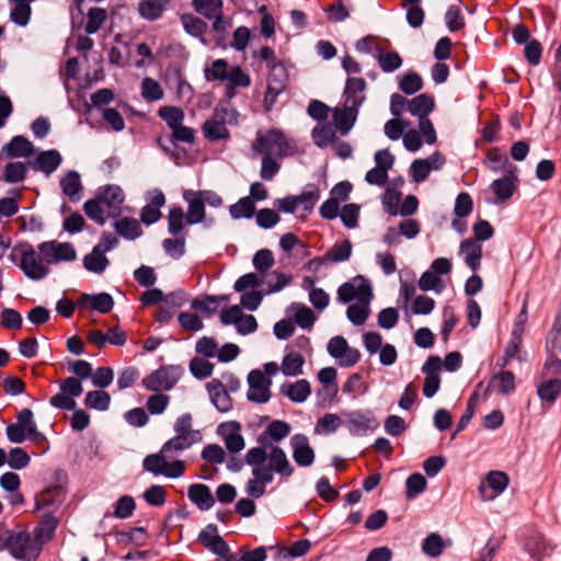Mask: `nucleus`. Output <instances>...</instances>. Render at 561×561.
Returning a JSON list of instances; mask_svg holds the SVG:
<instances>
[{
    "instance_id": "4be33fe9",
    "label": "nucleus",
    "mask_w": 561,
    "mask_h": 561,
    "mask_svg": "<svg viewBox=\"0 0 561 561\" xmlns=\"http://www.w3.org/2000/svg\"><path fill=\"white\" fill-rule=\"evenodd\" d=\"M524 547L535 561H541L543 558L549 557L553 551V546L550 541L539 533L528 536Z\"/></svg>"
},
{
    "instance_id": "9d476101",
    "label": "nucleus",
    "mask_w": 561,
    "mask_h": 561,
    "mask_svg": "<svg viewBox=\"0 0 561 561\" xmlns=\"http://www.w3.org/2000/svg\"><path fill=\"white\" fill-rule=\"evenodd\" d=\"M241 424L238 421L222 422L217 426V434L220 436L226 445V448L231 454H238L243 450L245 442L241 435Z\"/></svg>"
},
{
    "instance_id": "09e8293b",
    "label": "nucleus",
    "mask_w": 561,
    "mask_h": 561,
    "mask_svg": "<svg viewBox=\"0 0 561 561\" xmlns=\"http://www.w3.org/2000/svg\"><path fill=\"white\" fill-rule=\"evenodd\" d=\"M268 277L270 279L266 284L267 287L263 289L266 296L283 290L293 280V276L290 274H285L284 272H280L278 270L272 271L268 274Z\"/></svg>"
},
{
    "instance_id": "4d7b16f0",
    "label": "nucleus",
    "mask_w": 561,
    "mask_h": 561,
    "mask_svg": "<svg viewBox=\"0 0 561 561\" xmlns=\"http://www.w3.org/2000/svg\"><path fill=\"white\" fill-rule=\"evenodd\" d=\"M268 69L271 72L267 78V85L286 90L288 82V73L284 64H274Z\"/></svg>"
},
{
    "instance_id": "603ef678",
    "label": "nucleus",
    "mask_w": 561,
    "mask_h": 561,
    "mask_svg": "<svg viewBox=\"0 0 561 561\" xmlns=\"http://www.w3.org/2000/svg\"><path fill=\"white\" fill-rule=\"evenodd\" d=\"M214 364L202 357H193L190 360L188 368L193 377L196 379H206L211 376L214 370Z\"/></svg>"
},
{
    "instance_id": "49530a36",
    "label": "nucleus",
    "mask_w": 561,
    "mask_h": 561,
    "mask_svg": "<svg viewBox=\"0 0 561 561\" xmlns=\"http://www.w3.org/2000/svg\"><path fill=\"white\" fill-rule=\"evenodd\" d=\"M352 242L348 239L342 242H336L330 250L324 254L327 261L333 263H340L347 261L352 255Z\"/></svg>"
},
{
    "instance_id": "c756f323",
    "label": "nucleus",
    "mask_w": 561,
    "mask_h": 561,
    "mask_svg": "<svg viewBox=\"0 0 561 561\" xmlns=\"http://www.w3.org/2000/svg\"><path fill=\"white\" fill-rule=\"evenodd\" d=\"M170 0H140L138 12L140 16L148 21H157L167 9Z\"/></svg>"
},
{
    "instance_id": "9b49d317",
    "label": "nucleus",
    "mask_w": 561,
    "mask_h": 561,
    "mask_svg": "<svg viewBox=\"0 0 561 561\" xmlns=\"http://www.w3.org/2000/svg\"><path fill=\"white\" fill-rule=\"evenodd\" d=\"M517 172L518 168L516 165H510L505 176L491 183L490 187L495 195V203H504L514 195L518 183Z\"/></svg>"
},
{
    "instance_id": "a18cd8bd",
    "label": "nucleus",
    "mask_w": 561,
    "mask_h": 561,
    "mask_svg": "<svg viewBox=\"0 0 561 561\" xmlns=\"http://www.w3.org/2000/svg\"><path fill=\"white\" fill-rule=\"evenodd\" d=\"M27 168L24 162H8L3 168L2 180L5 183H19L26 179Z\"/></svg>"
},
{
    "instance_id": "423d86ee",
    "label": "nucleus",
    "mask_w": 561,
    "mask_h": 561,
    "mask_svg": "<svg viewBox=\"0 0 561 561\" xmlns=\"http://www.w3.org/2000/svg\"><path fill=\"white\" fill-rule=\"evenodd\" d=\"M373 298L371 285L363 275H357L352 280L343 283L337 289V300L341 304H350L354 299L370 304Z\"/></svg>"
},
{
    "instance_id": "72a5a7b5",
    "label": "nucleus",
    "mask_w": 561,
    "mask_h": 561,
    "mask_svg": "<svg viewBox=\"0 0 561 561\" xmlns=\"http://www.w3.org/2000/svg\"><path fill=\"white\" fill-rule=\"evenodd\" d=\"M113 228L126 240H135L142 234L139 222L133 217H124L115 221Z\"/></svg>"
},
{
    "instance_id": "3c124183",
    "label": "nucleus",
    "mask_w": 561,
    "mask_h": 561,
    "mask_svg": "<svg viewBox=\"0 0 561 561\" xmlns=\"http://www.w3.org/2000/svg\"><path fill=\"white\" fill-rule=\"evenodd\" d=\"M423 88L422 77L414 71L403 75L399 81V89L407 95H413Z\"/></svg>"
},
{
    "instance_id": "69168bd1",
    "label": "nucleus",
    "mask_w": 561,
    "mask_h": 561,
    "mask_svg": "<svg viewBox=\"0 0 561 561\" xmlns=\"http://www.w3.org/2000/svg\"><path fill=\"white\" fill-rule=\"evenodd\" d=\"M444 19L447 28L453 33L458 32L466 26L465 16L461 14V11L457 5H449L445 12Z\"/></svg>"
},
{
    "instance_id": "b1692460",
    "label": "nucleus",
    "mask_w": 561,
    "mask_h": 561,
    "mask_svg": "<svg viewBox=\"0 0 561 561\" xmlns=\"http://www.w3.org/2000/svg\"><path fill=\"white\" fill-rule=\"evenodd\" d=\"M190 501L201 511L210 510L216 502L208 485L203 483H193L187 489Z\"/></svg>"
},
{
    "instance_id": "e433bc0d",
    "label": "nucleus",
    "mask_w": 561,
    "mask_h": 561,
    "mask_svg": "<svg viewBox=\"0 0 561 561\" xmlns=\"http://www.w3.org/2000/svg\"><path fill=\"white\" fill-rule=\"evenodd\" d=\"M186 216L180 205H173L168 214V231L172 236L186 234L185 230Z\"/></svg>"
},
{
    "instance_id": "a211bd4d",
    "label": "nucleus",
    "mask_w": 561,
    "mask_h": 561,
    "mask_svg": "<svg viewBox=\"0 0 561 561\" xmlns=\"http://www.w3.org/2000/svg\"><path fill=\"white\" fill-rule=\"evenodd\" d=\"M183 199L187 203L186 225H197L205 220V204L196 191L184 190L182 193Z\"/></svg>"
},
{
    "instance_id": "f704fd0d",
    "label": "nucleus",
    "mask_w": 561,
    "mask_h": 561,
    "mask_svg": "<svg viewBox=\"0 0 561 561\" xmlns=\"http://www.w3.org/2000/svg\"><path fill=\"white\" fill-rule=\"evenodd\" d=\"M203 134L209 141L226 140L230 138V131L226 127L225 122L219 119H207L203 124Z\"/></svg>"
},
{
    "instance_id": "c03bdc74",
    "label": "nucleus",
    "mask_w": 561,
    "mask_h": 561,
    "mask_svg": "<svg viewBox=\"0 0 561 561\" xmlns=\"http://www.w3.org/2000/svg\"><path fill=\"white\" fill-rule=\"evenodd\" d=\"M158 116L165 122L170 129H175L183 123L185 113L179 106L164 105L158 110Z\"/></svg>"
},
{
    "instance_id": "412c9836",
    "label": "nucleus",
    "mask_w": 561,
    "mask_h": 561,
    "mask_svg": "<svg viewBox=\"0 0 561 561\" xmlns=\"http://www.w3.org/2000/svg\"><path fill=\"white\" fill-rule=\"evenodd\" d=\"M34 153L33 144L24 136H14L11 140L5 144L0 150V159L3 154L7 158H27Z\"/></svg>"
},
{
    "instance_id": "bb28decb",
    "label": "nucleus",
    "mask_w": 561,
    "mask_h": 561,
    "mask_svg": "<svg viewBox=\"0 0 561 561\" xmlns=\"http://www.w3.org/2000/svg\"><path fill=\"white\" fill-rule=\"evenodd\" d=\"M367 87V83L364 78L360 77H347L345 81V88L343 95L345 98V104L348 103L355 105V107H359L364 101L365 96H357L358 92H363Z\"/></svg>"
},
{
    "instance_id": "680f3d73",
    "label": "nucleus",
    "mask_w": 561,
    "mask_h": 561,
    "mask_svg": "<svg viewBox=\"0 0 561 561\" xmlns=\"http://www.w3.org/2000/svg\"><path fill=\"white\" fill-rule=\"evenodd\" d=\"M311 136L313 142L319 148H325L330 142L336 141V135L330 125L316 126Z\"/></svg>"
},
{
    "instance_id": "c9c22d12",
    "label": "nucleus",
    "mask_w": 561,
    "mask_h": 561,
    "mask_svg": "<svg viewBox=\"0 0 561 561\" xmlns=\"http://www.w3.org/2000/svg\"><path fill=\"white\" fill-rule=\"evenodd\" d=\"M108 265L110 260L103 252H100L99 248L93 247L92 251L83 257V266L91 273L102 274Z\"/></svg>"
},
{
    "instance_id": "4468645a",
    "label": "nucleus",
    "mask_w": 561,
    "mask_h": 561,
    "mask_svg": "<svg viewBox=\"0 0 561 561\" xmlns=\"http://www.w3.org/2000/svg\"><path fill=\"white\" fill-rule=\"evenodd\" d=\"M31 417H33V411L25 408L18 413L16 423L7 426L5 434L11 443L21 444L26 439Z\"/></svg>"
},
{
    "instance_id": "58836bf2",
    "label": "nucleus",
    "mask_w": 561,
    "mask_h": 561,
    "mask_svg": "<svg viewBox=\"0 0 561 561\" xmlns=\"http://www.w3.org/2000/svg\"><path fill=\"white\" fill-rule=\"evenodd\" d=\"M305 357L300 353L289 352L282 360V373L287 377H294L302 374Z\"/></svg>"
},
{
    "instance_id": "473e14b6",
    "label": "nucleus",
    "mask_w": 561,
    "mask_h": 561,
    "mask_svg": "<svg viewBox=\"0 0 561 561\" xmlns=\"http://www.w3.org/2000/svg\"><path fill=\"white\" fill-rule=\"evenodd\" d=\"M60 187L62 194L68 196L72 202L80 198V192L82 191V184L80 174L75 171H68L64 178L60 179Z\"/></svg>"
},
{
    "instance_id": "0e129e2a",
    "label": "nucleus",
    "mask_w": 561,
    "mask_h": 561,
    "mask_svg": "<svg viewBox=\"0 0 561 561\" xmlns=\"http://www.w3.org/2000/svg\"><path fill=\"white\" fill-rule=\"evenodd\" d=\"M185 234H178L174 238H167L162 241L163 250L173 259H180L185 253Z\"/></svg>"
},
{
    "instance_id": "de8ad7c7",
    "label": "nucleus",
    "mask_w": 561,
    "mask_h": 561,
    "mask_svg": "<svg viewBox=\"0 0 561 561\" xmlns=\"http://www.w3.org/2000/svg\"><path fill=\"white\" fill-rule=\"evenodd\" d=\"M193 9L196 13L203 15L207 20H213L222 11V0H193Z\"/></svg>"
},
{
    "instance_id": "79ce46f5",
    "label": "nucleus",
    "mask_w": 561,
    "mask_h": 561,
    "mask_svg": "<svg viewBox=\"0 0 561 561\" xmlns=\"http://www.w3.org/2000/svg\"><path fill=\"white\" fill-rule=\"evenodd\" d=\"M84 404L89 409L104 412L110 408L111 396L103 389L89 391L85 394Z\"/></svg>"
},
{
    "instance_id": "052dcab7",
    "label": "nucleus",
    "mask_w": 561,
    "mask_h": 561,
    "mask_svg": "<svg viewBox=\"0 0 561 561\" xmlns=\"http://www.w3.org/2000/svg\"><path fill=\"white\" fill-rule=\"evenodd\" d=\"M427 481L419 472H414L408 477L405 480V496L408 499H414L419 494L423 493L426 490Z\"/></svg>"
},
{
    "instance_id": "37998d69",
    "label": "nucleus",
    "mask_w": 561,
    "mask_h": 561,
    "mask_svg": "<svg viewBox=\"0 0 561 561\" xmlns=\"http://www.w3.org/2000/svg\"><path fill=\"white\" fill-rule=\"evenodd\" d=\"M537 393L542 401L554 403L561 393V378L542 381L537 388Z\"/></svg>"
},
{
    "instance_id": "c85d7f7f",
    "label": "nucleus",
    "mask_w": 561,
    "mask_h": 561,
    "mask_svg": "<svg viewBox=\"0 0 561 561\" xmlns=\"http://www.w3.org/2000/svg\"><path fill=\"white\" fill-rule=\"evenodd\" d=\"M181 22L187 34L198 38L203 45H207L204 34L208 28V24L204 20L191 13H185L181 16Z\"/></svg>"
},
{
    "instance_id": "6e6552de",
    "label": "nucleus",
    "mask_w": 561,
    "mask_h": 561,
    "mask_svg": "<svg viewBox=\"0 0 561 561\" xmlns=\"http://www.w3.org/2000/svg\"><path fill=\"white\" fill-rule=\"evenodd\" d=\"M56 483L47 486L36 497L35 508L41 510L43 507H58L62 504L66 499V489L62 486V480L67 479V474L64 470L57 469L54 473Z\"/></svg>"
},
{
    "instance_id": "393cba45",
    "label": "nucleus",
    "mask_w": 561,
    "mask_h": 561,
    "mask_svg": "<svg viewBox=\"0 0 561 561\" xmlns=\"http://www.w3.org/2000/svg\"><path fill=\"white\" fill-rule=\"evenodd\" d=\"M280 393L291 402L302 403L311 394V386L307 379H299L296 382H284L280 386Z\"/></svg>"
},
{
    "instance_id": "6ab92c4d",
    "label": "nucleus",
    "mask_w": 561,
    "mask_h": 561,
    "mask_svg": "<svg viewBox=\"0 0 561 561\" xmlns=\"http://www.w3.org/2000/svg\"><path fill=\"white\" fill-rule=\"evenodd\" d=\"M62 157L60 152L56 149H49L45 151H41L35 160L30 161V165L34 171H41L46 175L55 172L59 165L61 164Z\"/></svg>"
},
{
    "instance_id": "6e6d98bb",
    "label": "nucleus",
    "mask_w": 561,
    "mask_h": 561,
    "mask_svg": "<svg viewBox=\"0 0 561 561\" xmlns=\"http://www.w3.org/2000/svg\"><path fill=\"white\" fill-rule=\"evenodd\" d=\"M102 202L95 196V198H91L84 202L83 210L87 217L99 226H104L106 222V217L104 215V209L102 207Z\"/></svg>"
},
{
    "instance_id": "2eb2a0df",
    "label": "nucleus",
    "mask_w": 561,
    "mask_h": 561,
    "mask_svg": "<svg viewBox=\"0 0 561 561\" xmlns=\"http://www.w3.org/2000/svg\"><path fill=\"white\" fill-rule=\"evenodd\" d=\"M78 306L88 308L99 313H108L114 307V299L108 293L81 294L78 299Z\"/></svg>"
},
{
    "instance_id": "5701e85b",
    "label": "nucleus",
    "mask_w": 561,
    "mask_h": 561,
    "mask_svg": "<svg viewBox=\"0 0 561 561\" xmlns=\"http://www.w3.org/2000/svg\"><path fill=\"white\" fill-rule=\"evenodd\" d=\"M270 470L278 473L282 478L288 479L295 472L285 450L279 446H272L268 458Z\"/></svg>"
},
{
    "instance_id": "1a4fd4ad",
    "label": "nucleus",
    "mask_w": 561,
    "mask_h": 561,
    "mask_svg": "<svg viewBox=\"0 0 561 561\" xmlns=\"http://www.w3.org/2000/svg\"><path fill=\"white\" fill-rule=\"evenodd\" d=\"M249 391L247 399L254 403H266L271 399L272 379L260 369H252L248 375Z\"/></svg>"
},
{
    "instance_id": "8fccbe9b",
    "label": "nucleus",
    "mask_w": 561,
    "mask_h": 561,
    "mask_svg": "<svg viewBox=\"0 0 561 561\" xmlns=\"http://www.w3.org/2000/svg\"><path fill=\"white\" fill-rule=\"evenodd\" d=\"M85 33L88 35L95 34L99 32L103 23L107 18V12L103 8L93 7L89 9L87 13Z\"/></svg>"
},
{
    "instance_id": "bf43d9fd",
    "label": "nucleus",
    "mask_w": 561,
    "mask_h": 561,
    "mask_svg": "<svg viewBox=\"0 0 561 561\" xmlns=\"http://www.w3.org/2000/svg\"><path fill=\"white\" fill-rule=\"evenodd\" d=\"M228 68L229 64L226 59H216L210 67L205 68V79L207 81H224L228 78Z\"/></svg>"
},
{
    "instance_id": "ddd939ff",
    "label": "nucleus",
    "mask_w": 561,
    "mask_h": 561,
    "mask_svg": "<svg viewBox=\"0 0 561 561\" xmlns=\"http://www.w3.org/2000/svg\"><path fill=\"white\" fill-rule=\"evenodd\" d=\"M291 431V426L288 422L282 420L272 421L264 432H262L257 437V443L263 447L275 446L274 443H279L284 438H286Z\"/></svg>"
},
{
    "instance_id": "7ed1b4c3",
    "label": "nucleus",
    "mask_w": 561,
    "mask_h": 561,
    "mask_svg": "<svg viewBox=\"0 0 561 561\" xmlns=\"http://www.w3.org/2000/svg\"><path fill=\"white\" fill-rule=\"evenodd\" d=\"M5 549L14 559L24 561L36 560L42 551V548L25 529L19 531L9 530Z\"/></svg>"
},
{
    "instance_id": "39448f33",
    "label": "nucleus",
    "mask_w": 561,
    "mask_h": 561,
    "mask_svg": "<svg viewBox=\"0 0 561 561\" xmlns=\"http://www.w3.org/2000/svg\"><path fill=\"white\" fill-rule=\"evenodd\" d=\"M341 416L343 417V425L348 430L352 436L364 435L379 427L377 417L369 409L342 411Z\"/></svg>"
},
{
    "instance_id": "a19ab883",
    "label": "nucleus",
    "mask_w": 561,
    "mask_h": 561,
    "mask_svg": "<svg viewBox=\"0 0 561 561\" xmlns=\"http://www.w3.org/2000/svg\"><path fill=\"white\" fill-rule=\"evenodd\" d=\"M199 440H202V438H197L193 435L176 433V436L170 438L162 445V453L183 451Z\"/></svg>"
},
{
    "instance_id": "aec40b11",
    "label": "nucleus",
    "mask_w": 561,
    "mask_h": 561,
    "mask_svg": "<svg viewBox=\"0 0 561 561\" xmlns=\"http://www.w3.org/2000/svg\"><path fill=\"white\" fill-rule=\"evenodd\" d=\"M59 525V519L51 513H46L42 516L41 520L34 528L35 542L42 548L45 543L49 542Z\"/></svg>"
},
{
    "instance_id": "a878e982",
    "label": "nucleus",
    "mask_w": 561,
    "mask_h": 561,
    "mask_svg": "<svg viewBox=\"0 0 561 561\" xmlns=\"http://www.w3.org/2000/svg\"><path fill=\"white\" fill-rule=\"evenodd\" d=\"M358 108L355 105L351 104V106H346L345 108H335L333 112V123L335 128L342 134L346 135L353 128L357 115Z\"/></svg>"
},
{
    "instance_id": "2f4dec72",
    "label": "nucleus",
    "mask_w": 561,
    "mask_h": 561,
    "mask_svg": "<svg viewBox=\"0 0 561 561\" xmlns=\"http://www.w3.org/2000/svg\"><path fill=\"white\" fill-rule=\"evenodd\" d=\"M460 252L465 253V262L472 271L480 268L482 257L480 244L472 239H466L460 243Z\"/></svg>"
},
{
    "instance_id": "f3484780",
    "label": "nucleus",
    "mask_w": 561,
    "mask_h": 561,
    "mask_svg": "<svg viewBox=\"0 0 561 561\" xmlns=\"http://www.w3.org/2000/svg\"><path fill=\"white\" fill-rule=\"evenodd\" d=\"M206 387L211 403L219 412L226 413L232 409V398L230 397L227 389H225V385L222 383L221 380L213 379L206 385Z\"/></svg>"
},
{
    "instance_id": "0eeeda50",
    "label": "nucleus",
    "mask_w": 561,
    "mask_h": 561,
    "mask_svg": "<svg viewBox=\"0 0 561 561\" xmlns=\"http://www.w3.org/2000/svg\"><path fill=\"white\" fill-rule=\"evenodd\" d=\"M82 380L76 377H67L60 383V392L49 399V404L59 410H75L77 408L76 398L83 392Z\"/></svg>"
},
{
    "instance_id": "f03ea898",
    "label": "nucleus",
    "mask_w": 561,
    "mask_h": 561,
    "mask_svg": "<svg viewBox=\"0 0 561 561\" xmlns=\"http://www.w3.org/2000/svg\"><path fill=\"white\" fill-rule=\"evenodd\" d=\"M50 241H44L38 244L37 255L33 245L28 242H19L13 247L12 252L9 254V260L18 265L23 274L32 280H42L45 278L50 270L45 264H56V248H49Z\"/></svg>"
},
{
    "instance_id": "338daca9",
    "label": "nucleus",
    "mask_w": 561,
    "mask_h": 561,
    "mask_svg": "<svg viewBox=\"0 0 561 561\" xmlns=\"http://www.w3.org/2000/svg\"><path fill=\"white\" fill-rule=\"evenodd\" d=\"M136 510V502L133 496L130 495H122L115 503H114V512L113 515L116 518L125 519L130 517Z\"/></svg>"
},
{
    "instance_id": "4c0bfd02",
    "label": "nucleus",
    "mask_w": 561,
    "mask_h": 561,
    "mask_svg": "<svg viewBox=\"0 0 561 561\" xmlns=\"http://www.w3.org/2000/svg\"><path fill=\"white\" fill-rule=\"evenodd\" d=\"M256 213L255 204L251 197L244 196L229 207V214L232 219H251Z\"/></svg>"
},
{
    "instance_id": "864d4df0",
    "label": "nucleus",
    "mask_w": 561,
    "mask_h": 561,
    "mask_svg": "<svg viewBox=\"0 0 561 561\" xmlns=\"http://www.w3.org/2000/svg\"><path fill=\"white\" fill-rule=\"evenodd\" d=\"M307 187L309 190L295 195V199L297 206L302 205L304 210L310 213L320 198V190L316 184H309Z\"/></svg>"
},
{
    "instance_id": "f257e3e1",
    "label": "nucleus",
    "mask_w": 561,
    "mask_h": 561,
    "mask_svg": "<svg viewBox=\"0 0 561 561\" xmlns=\"http://www.w3.org/2000/svg\"><path fill=\"white\" fill-rule=\"evenodd\" d=\"M252 149L265 154L262 158L260 171V176L264 181H272L280 169V164L273 158V154L283 159L295 152V146L288 141L284 131L277 128H270L266 131L259 130Z\"/></svg>"
},
{
    "instance_id": "ea45409f",
    "label": "nucleus",
    "mask_w": 561,
    "mask_h": 561,
    "mask_svg": "<svg viewBox=\"0 0 561 561\" xmlns=\"http://www.w3.org/2000/svg\"><path fill=\"white\" fill-rule=\"evenodd\" d=\"M229 295H204L202 298H194L191 302V307L194 310L202 311L207 314H213L216 312V307L211 308L210 304L226 302L229 300Z\"/></svg>"
},
{
    "instance_id": "e2e57ef3",
    "label": "nucleus",
    "mask_w": 561,
    "mask_h": 561,
    "mask_svg": "<svg viewBox=\"0 0 561 561\" xmlns=\"http://www.w3.org/2000/svg\"><path fill=\"white\" fill-rule=\"evenodd\" d=\"M417 285L423 291L433 290L437 294H440L445 288L443 279L432 271H425L421 275Z\"/></svg>"
},
{
    "instance_id": "5fc2aeb1",
    "label": "nucleus",
    "mask_w": 561,
    "mask_h": 561,
    "mask_svg": "<svg viewBox=\"0 0 561 561\" xmlns=\"http://www.w3.org/2000/svg\"><path fill=\"white\" fill-rule=\"evenodd\" d=\"M370 316L369 304L357 302L350 305L346 317L354 325H363Z\"/></svg>"
},
{
    "instance_id": "cd10ccee",
    "label": "nucleus",
    "mask_w": 561,
    "mask_h": 561,
    "mask_svg": "<svg viewBox=\"0 0 561 561\" xmlns=\"http://www.w3.org/2000/svg\"><path fill=\"white\" fill-rule=\"evenodd\" d=\"M435 108V99L433 95L427 93H422L414 96L409 102V108L411 115L419 117L420 119L428 118V114H431Z\"/></svg>"
},
{
    "instance_id": "7c9ffc66",
    "label": "nucleus",
    "mask_w": 561,
    "mask_h": 561,
    "mask_svg": "<svg viewBox=\"0 0 561 561\" xmlns=\"http://www.w3.org/2000/svg\"><path fill=\"white\" fill-rule=\"evenodd\" d=\"M288 311L294 312V323H297V325L304 330L311 329L317 320L314 312L301 302H291L287 309V312Z\"/></svg>"
},
{
    "instance_id": "13d9d810",
    "label": "nucleus",
    "mask_w": 561,
    "mask_h": 561,
    "mask_svg": "<svg viewBox=\"0 0 561 561\" xmlns=\"http://www.w3.org/2000/svg\"><path fill=\"white\" fill-rule=\"evenodd\" d=\"M547 353L561 352V311L557 314L546 340Z\"/></svg>"
},
{
    "instance_id": "f8f14e48",
    "label": "nucleus",
    "mask_w": 561,
    "mask_h": 561,
    "mask_svg": "<svg viewBox=\"0 0 561 561\" xmlns=\"http://www.w3.org/2000/svg\"><path fill=\"white\" fill-rule=\"evenodd\" d=\"M294 461L299 467H309L314 462L316 454L307 435L298 433L290 437Z\"/></svg>"
},
{
    "instance_id": "dca6fc26",
    "label": "nucleus",
    "mask_w": 561,
    "mask_h": 561,
    "mask_svg": "<svg viewBox=\"0 0 561 561\" xmlns=\"http://www.w3.org/2000/svg\"><path fill=\"white\" fill-rule=\"evenodd\" d=\"M96 197L115 213L112 217H117L121 214V207L124 203L125 195L121 186L115 184H107L99 187Z\"/></svg>"
},
{
    "instance_id": "20e7f679",
    "label": "nucleus",
    "mask_w": 561,
    "mask_h": 561,
    "mask_svg": "<svg viewBox=\"0 0 561 561\" xmlns=\"http://www.w3.org/2000/svg\"><path fill=\"white\" fill-rule=\"evenodd\" d=\"M182 367L179 365L161 366L142 379V386L150 391L171 390L179 381Z\"/></svg>"
},
{
    "instance_id": "774afa93",
    "label": "nucleus",
    "mask_w": 561,
    "mask_h": 561,
    "mask_svg": "<svg viewBox=\"0 0 561 561\" xmlns=\"http://www.w3.org/2000/svg\"><path fill=\"white\" fill-rule=\"evenodd\" d=\"M444 542L439 534H430L422 542L423 552L431 557L437 558L443 553Z\"/></svg>"
}]
</instances>
